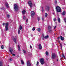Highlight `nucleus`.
<instances>
[{
  "mask_svg": "<svg viewBox=\"0 0 66 66\" xmlns=\"http://www.w3.org/2000/svg\"><path fill=\"white\" fill-rule=\"evenodd\" d=\"M56 10L57 12L59 13V12H61V8L59 6H57L56 7Z\"/></svg>",
  "mask_w": 66,
  "mask_h": 66,
  "instance_id": "obj_1",
  "label": "nucleus"
},
{
  "mask_svg": "<svg viewBox=\"0 0 66 66\" xmlns=\"http://www.w3.org/2000/svg\"><path fill=\"white\" fill-rule=\"evenodd\" d=\"M18 5L16 4H14V8L15 11H16L18 10Z\"/></svg>",
  "mask_w": 66,
  "mask_h": 66,
  "instance_id": "obj_2",
  "label": "nucleus"
},
{
  "mask_svg": "<svg viewBox=\"0 0 66 66\" xmlns=\"http://www.w3.org/2000/svg\"><path fill=\"white\" fill-rule=\"evenodd\" d=\"M56 58V55L54 53H53L52 55V58L53 60H54Z\"/></svg>",
  "mask_w": 66,
  "mask_h": 66,
  "instance_id": "obj_3",
  "label": "nucleus"
},
{
  "mask_svg": "<svg viewBox=\"0 0 66 66\" xmlns=\"http://www.w3.org/2000/svg\"><path fill=\"white\" fill-rule=\"evenodd\" d=\"M40 63L42 65L44 64V63H45V61H44V59H41L40 60Z\"/></svg>",
  "mask_w": 66,
  "mask_h": 66,
  "instance_id": "obj_4",
  "label": "nucleus"
},
{
  "mask_svg": "<svg viewBox=\"0 0 66 66\" xmlns=\"http://www.w3.org/2000/svg\"><path fill=\"white\" fill-rule=\"evenodd\" d=\"M51 27L50 26H48V30L49 32H51L52 31V30H51Z\"/></svg>",
  "mask_w": 66,
  "mask_h": 66,
  "instance_id": "obj_5",
  "label": "nucleus"
},
{
  "mask_svg": "<svg viewBox=\"0 0 66 66\" xmlns=\"http://www.w3.org/2000/svg\"><path fill=\"white\" fill-rule=\"evenodd\" d=\"M28 4L30 7H32L33 5L32 4V3L31 1H29L28 2Z\"/></svg>",
  "mask_w": 66,
  "mask_h": 66,
  "instance_id": "obj_6",
  "label": "nucleus"
},
{
  "mask_svg": "<svg viewBox=\"0 0 66 66\" xmlns=\"http://www.w3.org/2000/svg\"><path fill=\"white\" fill-rule=\"evenodd\" d=\"M9 25V23H6V26H5V29L6 31H7L8 30V26Z\"/></svg>",
  "mask_w": 66,
  "mask_h": 66,
  "instance_id": "obj_7",
  "label": "nucleus"
},
{
  "mask_svg": "<svg viewBox=\"0 0 66 66\" xmlns=\"http://www.w3.org/2000/svg\"><path fill=\"white\" fill-rule=\"evenodd\" d=\"M31 14L32 18H34L33 16H34V15H35V12H34V11L32 12Z\"/></svg>",
  "mask_w": 66,
  "mask_h": 66,
  "instance_id": "obj_8",
  "label": "nucleus"
},
{
  "mask_svg": "<svg viewBox=\"0 0 66 66\" xmlns=\"http://www.w3.org/2000/svg\"><path fill=\"white\" fill-rule=\"evenodd\" d=\"M45 10L46 11H49V7L48 6H46L45 7Z\"/></svg>",
  "mask_w": 66,
  "mask_h": 66,
  "instance_id": "obj_9",
  "label": "nucleus"
},
{
  "mask_svg": "<svg viewBox=\"0 0 66 66\" xmlns=\"http://www.w3.org/2000/svg\"><path fill=\"white\" fill-rule=\"evenodd\" d=\"M27 65L28 66H31V63H30V61H27Z\"/></svg>",
  "mask_w": 66,
  "mask_h": 66,
  "instance_id": "obj_10",
  "label": "nucleus"
},
{
  "mask_svg": "<svg viewBox=\"0 0 66 66\" xmlns=\"http://www.w3.org/2000/svg\"><path fill=\"white\" fill-rule=\"evenodd\" d=\"M38 47L39 49H42V45L40 44H39L38 45Z\"/></svg>",
  "mask_w": 66,
  "mask_h": 66,
  "instance_id": "obj_11",
  "label": "nucleus"
},
{
  "mask_svg": "<svg viewBox=\"0 0 66 66\" xmlns=\"http://www.w3.org/2000/svg\"><path fill=\"white\" fill-rule=\"evenodd\" d=\"M5 4L7 8H9V5L7 3H5Z\"/></svg>",
  "mask_w": 66,
  "mask_h": 66,
  "instance_id": "obj_12",
  "label": "nucleus"
},
{
  "mask_svg": "<svg viewBox=\"0 0 66 66\" xmlns=\"http://www.w3.org/2000/svg\"><path fill=\"white\" fill-rule=\"evenodd\" d=\"M17 38H14L13 39V40L15 43V44H17V42H16V41L17 40Z\"/></svg>",
  "mask_w": 66,
  "mask_h": 66,
  "instance_id": "obj_13",
  "label": "nucleus"
},
{
  "mask_svg": "<svg viewBox=\"0 0 66 66\" xmlns=\"http://www.w3.org/2000/svg\"><path fill=\"white\" fill-rule=\"evenodd\" d=\"M9 51L11 53H12L13 52V48H9Z\"/></svg>",
  "mask_w": 66,
  "mask_h": 66,
  "instance_id": "obj_14",
  "label": "nucleus"
},
{
  "mask_svg": "<svg viewBox=\"0 0 66 66\" xmlns=\"http://www.w3.org/2000/svg\"><path fill=\"white\" fill-rule=\"evenodd\" d=\"M26 11L24 10H23L22 11V14L23 15H24L25 14V13H26Z\"/></svg>",
  "mask_w": 66,
  "mask_h": 66,
  "instance_id": "obj_15",
  "label": "nucleus"
},
{
  "mask_svg": "<svg viewBox=\"0 0 66 66\" xmlns=\"http://www.w3.org/2000/svg\"><path fill=\"white\" fill-rule=\"evenodd\" d=\"M66 11H64L62 13V14L63 15H65L66 14Z\"/></svg>",
  "mask_w": 66,
  "mask_h": 66,
  "instance_id": "obj_16",
  "label": "nucleus"
},
{
  "mask_svg": "<svg viewBox=\"0 0 66 66\" xmlns=\"http://www.w3.org/2000/svg\"><path fill=\"white\" fill-rule=\"evenodd\" d=\"M60 38L61 40H64V38L62 36H60Z\"/></svg>",
  "mask_w": 66,
  "mask_h": 66,
  "instance_id": "obj_17",
  "label": "nucleus"
},
{
  "mask_svg": "<svg viewBox=\"0 0 66 66\" xmlns=\"http://www.w3.org/2000/svg\"><path fill=\"white\" fill-rule=\"evenodd\" d=\"M19 30H22V27L21 25H20V26L19 27Z\"/></svg>",
  "mask_w": 66,
  "mask_h": 66,
  "instance_id": "obj_18",
  "label": "nucleus"
},
{
  "mask_svg": "<svg viewBox=\"0 0 66 66\" xmlns=\"http://www.w3.org/2000/svg\"><path fill=\"white\" fill-rule=\"evenodd\" d=\"M18 49L19 51H20V46H19V45H18Z\"/></svg>",
  "mask_w": 66,
  "mask_h": 66,
  "instance_id": "obj_19",
  "label": "nucleus"
},
{
  "mask_svg": "<svg viewBox=\"0 0 66 66\" xmlns=\"http://www.w3.org/2000/svg\"><path fill=\"white\" fill-rule=\"evenodd\" d=\"M58 21L59 23H60V22H61V20H60V18H58Z\"/></svg>",
  "mask_w": 66,
  "mask_h": 66,
  "instance_id": "obj_20",
  "label": "nucleus"
},
{
  "mask_svg": "<svg viewBox=\"0 0 66 66\" xmlns=\"http://www.w3.org/2000/svg\"><path fill=\"white\" fill-rule=\"evenodd\" d=\"M0 66H3V64L1 62H0Z\"/></svg>",
  "mask_w": 66,
  "mask_h": 66,
  "instance_id": "obj_21",
  "label": "nucleus"
},
{
  "mask_svg": "<svg viewBox=\"0 0 66 66\" xmlns=\"http://www.w3.org/2000/svg\"><path fill=\"white\" fill-rule=\"evenodd\" d=\"M49 37V36L48 35H47L44 38H45V39H47V38H48Z\"/></svg>",
  "mask_w": 66,
  "mask_h": 66,
  "instance_id": "obj_22",
  "label": "nucleus"
},
{
  "mask_svg": "<svg viewBox=\"0 0 66 66\" xmlns=\"http://www.w3.org/2000/svg\"><path fill=\"white\" fill-rule=\"evenodd\" d=\"M62 57H63V58L64 59H65L66 58H65V56H64V54H63L62 55Z\"/></svg>",
  "mask_w": 66,
  "mask_h": 66,
  "instance_id": "obj_23",
  "label": "nucleus"
},
{
  "mask_svg": "<svg viewBox=\"0 0 66 66\" xmlns=\"http://www.w3.org/2000/svg\"><path fill=\"white\" fill-rule=\"evenodd\" d=\"M60 45L61 46V50H62V43H60Z\"/></svg>",
  "mask_w": 66,
  "mask_h": 66,
  "instance_id": "obj_24",
  "label": "nucleus"
},
{
  "mask_svg": "<svg viewBox=\"0 0 66 66\" xmlns=\"http://www.w3.org/2000/svg\"><path fill=\"white\" fill-rule=\"evenodd\" d=\"M21 63L22 64H24V62H23V60H21Z\"/></svg>",
  "mask_w": 66,
  "mask_h": 66,
  "instance_id": "obj_25",
  "label": "nucleus"
},
{
  "mask_svg": "<svg viewBox=\"0 0 66 66\" xmlns=\"http://www.w3.org/2000/svg\"><path fill=\"white\" fill-rule=\"evenodd\" d=\"M48 53H48V52H47V51H46V53H46V55H48Z\"/></svg>",
  "mask_w": 66,
  "mask_h": 66,
  "instance_id": "obj_26",
  "label": "nucleus"
},
{
  "mask_svg": "<svg viewBox=\"0 0 66 66\" xmlns=\"http://www.w3.org/2000/svg\"><path fill=\"white\" fill-rule=\"evenodd\" d=\"M23 19H24V20H25V19H26V16H23Z\"/></svg>",
  "mask_w": 66,
  "mask_h": 66,
  "instance_id": "obj_27",
  "label": "nucleus"
},
{
  "mask_svg": "<svg viewBox=\"0 0 66 66\" xmlns=\"http://www.w3.org/2000/svg\"><path fill=\"white\" fill-rule=\"evenodd\" d=\"M20 30L19 29L18 31V34H20Z\"/></svg>",
  "mask_w": 66,
  "mask_h": 66,
  "instance_id": "obj_28",
  "label": "nucleus"
},
{
  "mask_svg": "<svg viewBox=\"0 0 66 66\" xmlns=\"http://www.w3.org/2000/svg\"><path fill=\"white\" fill-rule=\"evenodd\" d=\"M38 32H40V28H38Z\"/></svg>",
  "mask_w": 66,
  "mask_h": 66,
  "instance_id": "obj_29",
  "label": "nucleus"
},
{
  "mask_svg": "<svg viewBox=\"0 0 66 66\" xmlns=\"http://www.w3.org/2000/svg\"><path fill=\"white\" fill-rule=\"evenodd\" d=\"M23 53H25V54L26 53V51H25V50H23Z\"/></svg>",
  "mask_w": 66,
  "mask_h": 66,
  "instance_id": "obj_30",
  "label": "nucleus"
},
{
  "mask_svg": "<svg viewBox=\"0 0 66 66\" xmlns=\"http://www.w3.org/2000/svg\"><path fill=\"white\" fill-rule=\"evenodd\" d=\"M32 31H35V27H34L32 29Z\"/></svg>",
  "mask_w": 66,
  "mask_h": 66,
  "instance_id": "obj_31",
  "label": "nucleus"
},
{
  "mask_svg": "<svg viewBox=\"0 0 66 66\" xmlns=\"http://www.w3.org/2000/svg\"><path fill=\"white\" fill-rule=\"evenodd\" d=\"M38 21H39L40 20V18H39V17H38Z\"/></svg>",
  "mask_w": 66,
  "mask_h": 66,
  "instance_id": "obj_32",
  "label": "nucleus"
},
{
  "mask_svg": "<svg viewBox=\"0 0 66 66\" xmlns=\"http://www.w3.org/2000/svg\"><path fill=\"white\" fill-rule=\"evenodd\" d=\"M2 9L4 11H5V8H4V7H3L2 8Z\"/></svg>",
  "mask_w": 66,
  "mask_h": 66,
  "instance_id": "obj_33",
  "label": "nucleus"
},
{
  "mask_svg": "<svg viewBox=\"0 0 66 66\" xmlns=\"http://www.w3.org/2000/svg\"><path fill=\"white\" fill-rule=\"evenodd\" d=\"M1 48L2 49H3L4 48V47H3V46L2 45L1 46Z\"/></svg>",
  "mask_w": 66,
  "mask_h": 66,
  "instance_id": "obj_34",
  "label": "nucleus"
},
{
  "mask_svg": "<svg viewBox=\"0 0 66 66\" xmlns=\"http://www.w3.org/2000/svg\"><path fill=\"white\" fill-rule=\"evenodd\" d=\"M47 15H48V14L47 13H45V16L47 17Z\"/></svg>",
  "mask_w": 66,
  "mask_h": 66,
  "instance_id": "obj_35",
  "label": "nucleus"
},
{
  "mask_svg": "<svg viewBox=\"0 0 66 66\" xmlns=\"http://www.w3.org/2000/svg\"><path fill=\"white\" fill-rule=\"evenodd\" d=\"M55 3L56 4L57 3V1H55Z\"/></svg>",
  "mask_w": 66,
  "mask_h": 66,
  "instance_id": "obj_36",
  "label": "nucleus"
},
{
  "mask_svg": "<svg viewBox=\"0 0 66 66\" xmlns=\"http://www.w3.org/2000/svg\"><path fill=\"white\" fill-rule=\"evenodd\" d=\"M10 15H9L8 14L7 15V18H10Z\"/></svg>",
  "mask_w": 66,
  "mask_h": 66,
  "instance_id": "obj_37",
  "label": "nucleus"
},
{
  "mask_svg": "<svg viewBox=\"0 0 66 66\" xmlns=\"http://www.w3.org/2000/svg\"><path fill=\"white\" fill-rule=\"evenodd\" d=\"M28 19H27L26 20V24H27V23H26L27 22H28Z\"/></svg>",
  "mask_w": 66,
  "mask_h": 66,
  "instance_id": "obj_38",
  "label": "nucleus"
},
{
  "mask_svg": "<svg viewBox=\"0 0 66 66\" xmlns=\"http://www.w3.org/2000/svg\"><path fill=\"white\" fill-rule=\"evenodd\" d=\"M39 64V62L38 61H37V64Z\"/></svg>",
  "mask_w": 66,
  "mask_h": 66,
  "instance_id": "obj_39",
  "label": "nucleus"
},
{
  "mask_svg": "<svg viewBox=\"0 0 66 66\" xmlns=\"http://www.w3.org/2000/svg\"><path fill=\"white\" fill-rule=\"evenodd\" d=\"M54 22L55 21H56V18H55L54 19Z\"/></svg>",
  "mask_w": 66,
  "mask_h": 66,
  "instance_id": "obj_40",
  "label": "nucleus"
},
{
  "mask_svg": "<svg viewBox=\"0 0 66 66\" xmlns=\"http://www.w3.org/2000/svg\"><path fill=\"white\" fill-rule=\"evenodd\" d=\"M10 61H12L13 59H10Z\"/></svg>",
  "mask_w": 66,
  "mask_h": 66,
  "instance_id": "obj_41",
  "label": "nucleus"
},
{
  "mask_svg": "<svg viewBox=\"0 0 66 66\" xmlns=\"http://www.w3.org/2000/svg\"><path fill=\"white\" fill-rule=\"evenodd\" d=\"M3 26H4L5 25V23H3Z\"/></svg>",
  "mask_w": 66,
  "mask_h": 66,
  "instance_id": "obj_42",
  "label": "nucleus"
},
{
  "mask_svg": "<svg viewBox=\"0 0 66 66\" xmlns=\"http://www.w3.org/2000/svg\"><path fill=\"white\" fill-rule=\"evenodd\" d=\"M12 55H13V56H15V54H12Z\"/></svg>",
  "mask_w": 66,
  "mask_h": 66,
  "instance_id": "obj_43",
  "label": "nucleus"
},
{
  "mask_svg": "<svg viewBox=\"0 0 66 66\" xmlns=\"http://www.w3.org/2000/svg\"><path fill=\"white\" fill-rule=\"evenodd\" d=\"M56 26H55L54 28V29H55L56 28Z\"/></svg>",
  "mask_w": 66,
  "mask_h": 66,
  "instance_id": "obj_44",
  "label": "nucleus"
},
{
  "mask_svg": "<svg viewBox=\"0 0 66 66\" xmlns=\"http://www.w3.org/2000/svg\"><path fill=\"white\" fill-rule=\"evenodd\" d=\"M30 48H32V46H31L30 45Z\"/></svg>",
  "mask_w": 66,
  "mask_h": 66,
  "instance_id": "obj_45",
  "label": "nucleus"
},
{
  "mask_svg": "<svg viewBox=\"0 0 66 66\" xmlns=\"http://www.w3.org/2000/svg\"><path fill=\"white\" fill-rule=\"evenodd\" d=\"M42 19L43 20H44V18H43Z\"/></svg>",
  "mask_w": 66,
  "mask_h": 66,
  "instance_id": "obj_46",
  "label": "nucleus"
},
{
  "mask_svg": "<svg viewBox=\"0 0 66 66\" xmlns=\"http://www.w3.org/2000/svg\"><path fill=\"white\" fill-rule=\"evenodd\" d=\"M0 9H1V10H2V7H1V8Z\"/></svg>",
  "mask_w": 66,
  "mask_h": 66,
  "instance_id": "obj_47",
  "label": "nucleus"
},
{
  "mask_svg": "<svg viewBox=\"0 0 66 66\" xmlns=\"http://www.w3.org/2000/svg\"><path fill=\"white\" fill-rule=\"evenodd\" d=\"M57 62H58V59H57Z\"/></svg>",
  "mask_w": 66,
  "mask_h": 66,
  "instance_id": "obj_48",
  "label": "nucleus"
},
{
  "mask_svg": "<svg viewBox=\"0 0 66 66\" xmlns=\"http://www.w3.org/2000/svg\"><path fill=\"white\" fill-rule=\"evenodd\" d=\"M59 38H60V37H59L58 38V39H59Z\"/></svg>",
  "mask_w": 66,
  "mask_h": 66,
  "instance_id": "obj_49",
  "label": "nucleus"
},
{
  "mask_svg": "<svg viewBox=\"0 0 66 66\" xmlns=\"http://www.w3.org/2000/svg\"><path fill=\"white\" fill-rule=\"evenodd\" d=\"M17 57H19V56H18V55L17 56Z\"/></svg>",
  "mask_w": 66,
  "mask_h": 66,
  "instance_id": "obj_50",
  "label": "nucleus"
},
{
  "mask_svg": "<svg viewBox=\"0 0 66 66\" xmlns=\"http://www.w3.org/2000/svg\"><path fill=\"white\" fill-rule=\"evenodd\" d=\"M43 38H44V36H43Z\"/></svg>",
  "mask_w": 66,
  "mask_h": 66,
  "instance_id": "obj_51",
  "label": "nucleus"
},
{
  "mask_svg": "<svg viewBox=\"0 0 66 66\" xmlns=\"http://www.w3.org/2000/svg\"><path fill=\"white\" fill-rule=\"evenodd\" d=\"M7 66H10V65H7Z\"/></svg>",
  "mask_w": 66,
  "mask_h": 66,
  "instance_id": "obj_52",
  "label": "nucleus"
},
{
  "mask_svg": "<svg viewBox=\"0 0 66 66\" xmlns=\"http://www.w3.org/2000/svg\"><path fill=\"white\" fill-rule=\"evenodd\" d=\"M1 43V42L0 41V43Z\"/></svg>",
  "mask_w": 66,
  "mask_h": 66,
  "instance_id": "obj_53",
  "label": "nucleus"
}]
</instances>
